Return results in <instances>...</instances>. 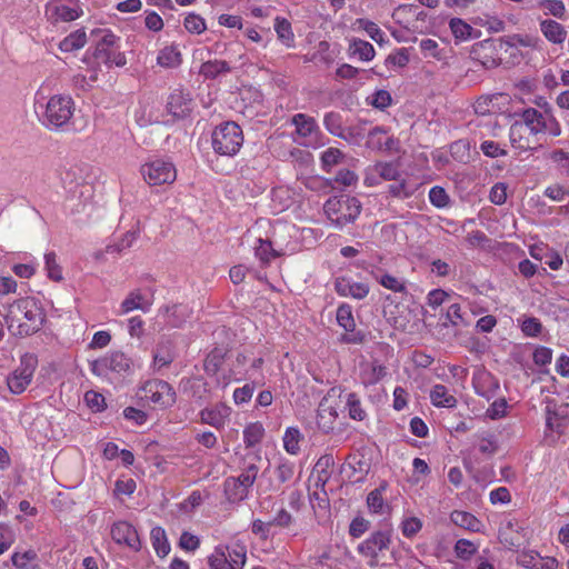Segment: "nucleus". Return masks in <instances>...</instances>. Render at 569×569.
<instances>
[{"label":"nucleus","instance_id":"nucleus-21","mask_svg":"<svg viewBox=\"0 0 569 569\" xmlns=\"http://www.w3.org/2000/svg\"><path fill=\"white\" fill-rule=\"evenodd\" d=\"M151 302L146 299L140 290H132L120 305V313H129L133 310L149 311Z\"/></svg>","mask_w":569,"mask_h":569},{"label":"nucleus","instance_id":"nucleus-9","mask_svg":"<svg viewBox=\"0 0 569 569\" xmlns=\"http://www.w3.org/2000/svg\"><path fill=\"white\" fill-rule=\"evenodd\" d=\"M37 360L33 357H23L21 365L7 379L9 390L14 395L22 393L30 385L36 369Z\"/></svg>","mask_w":569,"mask_h":569},{"label":"nucleus","instance_id":"nucleus-59","mask_svg":"<svg viewBox=\"0 0 569 569\" xmlns=\"http://www.w3.org/2000/svg\"><path fill=\"white\" fill-rule=\"evenodd\" d=\"M173 361V355L164 345H159L153 355V362L159 368L169 366Z\"/></svg>","mask_w":569,"mask_h":569},{"label":"nucleus","instance_id":"nucleus-55","mask_svg":"<svg viewBox=\"0 0 569 569\" xmlns=\"http://www.w3.org/2000/svg\"><path fill=\"white\" fill-rule=\"evenodd\" d=\"M230 563L223 546L216 547L213 553L208 558L210 569H221Z\"/></svg>","mask_w":569,"mask_h":569},{"label":"nucleus","instance_id":"nucleus-19","mask_svg":"<svg viewBox=\"0 0 569 569\" xmlns=\"http://www.w3.org/2000/svg\"><path fill=\"white\" fill-rule=\"evenodd\" d=\"M92 34H101L93 51V57L98 62L108 60L110 52L118 46L119 38L111 30H94Z\"/></svg>","mask_w":569,"mask_h":569},{"label":"nucleus","instance_id":"nucleus-39","mask_svg":"<svg viewBox=\"0 0 569 569\" xmlns=\"http://www.w3.org/2000/svg\"><path fill=\"white\" fill-rule=\"evenodd\" d=\"M166 320L171 327H181L187 321L188 309L182 305H173L164 308Z\"/></svg>","mask_w":569,"mask_h":569},{"label":"nucleus","instance_id":"nucleus-51","mask_svg":"<svg viewBox=\"0 0 569 569\" xmlns=\"http://www.w3.org/2000/svg\"><path fill=\"white\" fill-rule=\"evenodd\" d=\"M271 523L273 527H278L282 530L291 531L295 527L296 519L293 516L286 510L284 508H281L277 511L276 516L271 519Z\"/></svg>","mask_w":569,"mask_h":569},{"label":"nucleus","instance_id":"nucleus-53","mask_svg":"<svg viewBox=\"0 0 569 569\" xmlns=\"http://www.w3.org/2000/svg\"><path fill=\"white\" fill-rule=\"evenodd\" d=\"M44 264L48 277L53 281L62 280V269L57 262V256L54 252H48L44 254Z\"/></svg>","mask_w":569,"mask_h":569},{"label":"nucleus","instance_id":"nucleus-28","mask_svg":"<svg viewBox=\"0 0 569 569\" xmlns=\"http://www.w3.org/2000/svg\"><path fill=\"white\" fill-rule=\"evenodd\" d=\"M526 127L520 121H515L509 130L510 143L515 149L521 151L531 150L529 138L526 136Z\"/></svg>","mask_w":569,"mask_h":569},{"label":"nucleus","instance_id":"nucleus-52","mask_svg":"<svg viewBox=\"0 0 569 569\" xmlns=\"http://www.w3.org/2000/svg\"><path fill=\"white\" fill-rule=\"evenodd\" d=\"M375 171L387 181L399 180L400 171L393 162H379L375 166Z\"/></svg>","mask_w":569,"mask_h":569},{"label":"nucleus","instance_id":"nucleus-24","mask_svg":"<svg viewBox=\"0 0 569 569\" xmlns=\"http://www.w3.org/2000/svg\"><path fill=\"white\" fill-rule=\"evenodd\" d=\"M430 400L435 407L439 408H455L458 402L449 389L440 383L435 385L430 390Z\"/></svg>","mask_w":569,"mask_h":569},{"label":"nucleus","instance_id":"nucleus-48","mask_svg":"<svg viewBox=\"0 0 569 569\" xmlns=\"http://www.w3.org/2000/svg\"><path fill=\"white\" fill-rule=\"evenodd\" d=\"M183 27L193 34H201L207 30L206 20L194 12H190L184 17Z\"/></svg>","mask_w":569,"mask_h":569},{"label":"nucleus","instance_id":"nucleus-37","mask_svg":"<svg viewBox=\"0 0 569 569\" xmlns=\"http://www.w3.org/2000/svg\"><path fill=\"white\" fill-rule=\"evenodd\" d=\"M342 134L343 137H340V139L346 140L350 144L359 146L368 134L367 121L358 122L348 128H345Z\"/></svg>","mask_w":569,"mask_h":569},{"label":"nucleus","instance_id":"nucleus-50","mask_svg":"<svg viewBox=\"0 0 569 569\" xmlns=\"http://www.w3.org/2000/svg\"><path fill=\"white\" fill-rule=\"evenodd\" d=\"M343 157V153L337 148H328L321 154L322 170L329 172L332 167L337 166Z\"/></svg>","mask_w":569,"mask_h":569},{"label":"nucleus","instance_id":"nucleus-54","mask_svg":"<svg viewBox=\"0 0 569 569\" xmlns=\"http://www.w3.org/2000/svg\"><path fill=\"white\" fill-rule=\"evenodd\" d=\"M274 475L280 485L288 482L295 475V463L289 460H281L274 470Z\"/></svg>","mask_w":569,"mask_h":569},{"label":"nucleus","instance_id":"nucleus-61","mask_svg":"<svg viewBox=\"0 0 569 569\" xmlns=\"http://www.w3.org/2000/svg\"><path fill=\"white\" fill-rule=\"evenodd\" d=\"M335 465L333 457L331 455H325L320 457L316 463V468L319 472L318 481L322 482V487L326 481L329 479V473L327 471L328 468Z\"/></svg>","mask_w":569,"mask_h":569},{"label":"nucleus","instance_id":"nucleus-36","mask_svg":"<svg viewBox=\"0 0 569 569\" xmlns=\"http://www.w3.org/2000/svg\"><path fill=\"white\" fill-rule=\"evenodd\" d=\"M263 437L264 428L259 421L249 423L243 430V442L247 448H251L260 443Z\"/></svg>","mask_w":569,"mask_h":569},{"label":"nucleus","instance_id":"nucleus-3","mask_svg":"<svg viewBox=\"0 0 569 569\" xmlns=\"http://www.w3.org/2000/svg\"><path fill=\"white\" fill-rule=\"evenodd\" d=\"M243 144V132L234 121L218 124L211 134V146L216 153L226 157L236 156Z\"/></svg>","mask_w":569,"mask_h":569},{"label":"nucleus","instance_id":"nucleus-64","mask_svg":"<svg viewBox=\"0 0 569 569\" xmlns=\"http://www.w3.org/2000/svg\"><path fill=\"white\" fill-rule=\"evenodd\" d=\"M539 6L547 9L548 14L559 19H562L566 12L565 3L561 0H542Z\"/></svg>","mask_w":569,"mask_h":569},{"label":"nucleus","instance_id":"nucleus-7","mask_svg":"<svg viewBox=\"0 0 569 569\" xmlns=\"http://www.w3.org/2000/svg\"><path fill=\"white\" fill-rule=\"evenodd\" d=\"M336 396V389L331 388L327 396L321 399L317 410V427L318 429L328 435L336 428L338 418V403H332L331 398Z\"/></svg>","mask_w":569,"mask_h":569},{"label":"nucleus","instance_id":"nucleus-1","mask_svg":"<svg viewBox=\"0 0 569 569\" xmlns=\"http://www.w3.org/2000/svg\"><path fill=\"white\" fill-rule=\"evenodd\" d=\"M4 320L12 335L28 337L41 329L46 313L33 299L21 298L9 306Z\"/></svg>","mask_w":569,"mask_h":569},{"label":"nucleus","instance_id":"nucleus-22","mask_svg":"<svg viewBox=\"0 0 569 569\" xmlns=\"http://www.w3.org/2000/svg\"><path fill=\"white\" fill-rule=\"evenodd\" d=\"M450 520L456 526L471 532H481L483 528V523L476 516L462 510H453L450 513Z\"/></svg>","mask_w":569,"mask_h":569},{"label":"nucleus","instance_id":"nucleus-27","mask_svg":"<svg viewBox=\"0 0 569 569\" xmlns=\"http://www.w3.org/2000/svg\"><path fill=\"white\" fill-rule=\"evenodd\" d=\"M228 350L222 347L213 348L203 361V370L209 376H216L224 362Z\"/></svg>","mask_w":569,"mask_h":569},{"label":"nucleus","instance_id":"nucleus-6","mask_svg":"<svg viewBox=\"0 0 569 569\" xmlns=\"http://www.w3.org/2000/svg\"><path fill=\"white\" fill-rule=\"evenodd\" d=\"M390 543L391 530H377L357 546V551L360 556L367 558V565L373 568L379 565V555L388 550Z\"/></svg>","mask_w":569,"mask_h":569},{"label":"nucleus","instance_id":"nucleus-2","mask_svg":"<svg viewBox=\"0 0 569 569\" xmlns=\"http://www.w3.org/2000/svg\"><path fill=\"white\" fill-rule=\"evenodd\" d=\"M39 108L42 110L39 114L41 123L49 130H58L71 119L74 102L68 96L57 94L51 97L46 104H40Z\"/></svg>","mask_w":569,"mask_h":569},{"label":"nucleus","instance_id":"nucleus-33","mask_svg":"<svg viewBox=\"0 0 569 569\" xmlns=\"http://www.w3.org/2000/svg\"><path fill=\"white\" fill-rule=\"evenodd\" d=\"M158 64L164 68H176L181 63V52L176 46H168L160 50Z\"/></svg>","mask_w":569,"mask_h":569},{"label":"nucleus","instance_id":"nucleus-62","mask_svg":"<svg viewBox=\"0 0 569 569\" xmlns=\"http://www.w3.org/2000/svg\"><path fill=\"white\" fill-rule=\"evenodd\" d=\"M422 528V521L417 517L406 518L401 523V531L406 538L415 537Z\"/></svg>","mask_w":569,"mask_h":569},{"label":"nucleus","instance_id":"nucleus-10","mask_svg":"<svg viewBox=\"0 0 569 569\" xmlns=\"http://www.w3.org/2000/svg\"><path fill=\"white\" fill-rule=\"evenodd\" d=\"M337 322L340 327L346 330L340 338V341L343 343H352L359 345L365 341V333L361 331H356V322L352 315V307L348 303H341L337 309Z\"/></svg>","mask_w":569,"mask_h":569},{"label":"nucleus","instance_id":"nucleus-56","mask_svg":"<svg viewBox=\"0 0 569 569\" xmlns=\"http://www.w3.org/2000/svg\"><path fill=\"white\" fill-rule=\"evenodd\" d=\"M84 401L87 406L94 412H101L106 409L104 397L93 390H89L84 393Z\"/></svg>","mask_w":569,"mask_h":569},{"label":"nucleus","instance_id":"nucleus-44","mask_svg":"<svg viewBox=\"0 0 569 569\" xmlns=\"http://www.w3.org/2000/svg\"><path fill=\"white\" fill-rule=\"evenodd\" d=\"M453 551L457 558L467 561L478 551V546L468 539H459L455 543Z\"/></svg>","mask_w":569,"mask_h":569},{"label":"nucleus","instance_id":"nucleus-46","mask_svg":"<svg viewBox=\"0 0 569 569\" xmlns=\"http://www.w3.org/2000/svg\"><path fill=\"white\" fill-rule=\"evenodd\" d=\"M251 532L262 541L272 539L276 536L271 520L262 521L261 519H254L251 522Z\"/></svg>","mask_w":569,"mask_h":569},{"label":"nucleus","instance_id":"nucleus-42","mask_svg":"<svg viewBox=\"0 0 569 569\" xmlns=\"http://www.w3.org/2000/svg\"><path fill=\"white\" fill-rule=\"evenodd\" d=\"M358 28L363 29L368 36L378 44L386 42L385 32L378 27L377 23L365 18H359L355 22Z\"/></svg>","mask_w":569,"mask_h":569},{"label":"nucleus","instance_id":"nucleus-25","mask_svg":"<svg viewBox=\"0 0 569 569\" xmlns=\"http://www.w3.org/2000/svg\"><path fill=\"white\" fill-rule=\"evenodd\" d=\"M223 493L229 503H239L246 500L249 496V491L238 483L233 477L224 479Z\"/></svg>","mask_w":569,"mask_h":569},{"label":"nucleus","instance_id":"nucleus-63","mask_svg":"<svg viewBox=\"0 0 569 569\" xmlns=\"http://www.w3.org/2000/svg\"><path fill=\"white\" fill-rule=\"evenodd\" d=\"M370 529V521L363 517H356L349 525V535L352 538H360L365 532Z\"/></svg>","mask_w":569,"mask_h":569},{"label":"nucleus","instance_id":"nucleus-31","mask_svg":"<svg viewBox=\"0 0 569 569\" xmlns=\"http://www.w3.org/2000/svg\"><path fill=\"white\" fill-rule=\"evenodd\" d=\"M87 43V34L83 29H78L67 36L59 43V49L63 52H72L83 48Z\"/></svg>","mask_w":569,"mask_h":569},{"label":"nucleus","instance_id":"nucleus-47","mask_svg":"<svg viewBox=\"0 0 569 569\" xmlns=\"http://www.w3.org/2000/svg\"><path fill=\"white\" fill-rule=\"evenodd\" d=\"M301 440V433L297 428H288L283 436V447L290 455H297L300 450L299 442Z\"/></svg>","mask_w":569,"mask_h":569},{"label":"nucleus","instance_id":"nucleus-29","mask_svg":"<svg viewBox=\"0 0 569 569\" xmlns=\"http://www.w3.org/2000/svg\"><path fill=\"white\" fill-rule=\"evenodd\" d=\"M388 373L387 367L378 360H373L368 368L361 372V381L365 386H373L381 381Z\"/></svg>","mask_w":569,"mask_h":569},{"label":"nucleus","instance_id":"nucleus-58","mask_svg":"<svg viewBox=\"0 0 569 569\" xmlns=\"http://www.w3.org/2000/svg\"><path fill=\"white\" fill-rule=\"evenodd\" d=\"M521 331L527 337H538L542 331V323L536 317H528L521 322Z\"/></svg>","mask_w":569,"mask_h":569},{"label":"nucleus","instance_id":"nucleus-5","mask_svg":"<svg viewBox=\"0 0 569 569\" xmlns=\"http://www.w3.org/2000/svg\"><path fill=\"white\" fill-rule=\"evenodd\" d=\"M140 173L149 186L170 184L177 179L174 164L164 159H153L143 163Z\"/></svg>","mask_w":569,"mask_h":569},{"label":"nucleus","instance_id":"nucleus-23","mask_svg":"<svg viewBox=\"0 0 569 569\" xmlns=\"http://www.w3.org/2000/svg\"><path fill=\"white\" fill-rule=\"evenodd\" d=\"M521 123L525 124L526 129H529L530 133L537 134L545 132L543 121L546 116L542 114L535 108H527L521 112Z\"/></svg>","mask_w":569,"mask_h":569},{"label":"nucleus","instance_id":"nucleus-4","mask_svg":"<svg viewBox=\"0 0 569 569\" xmlns=\"http://www.w3.org/2000/svg\"><path fill=\"white\" fill-rule=\"evenodd\" d=\"M325 212L337 228L353 222L361 212V202L356 197H333L326 201Z\"/></svg>","mask_w":569,"mask_h":569},{"label":"nucleus","instance_id":"nucleus-38","mask_svg":"<svg viewBox=\"0 0 569 569\" xmlns=\"http://www.w3.org/2000/svg\"><path fill=\"white\" fill-rule=\"evenodd\" d=\"M323 126L326 130L335 136V137H343L342 132L345 130L343 127V118L340 112L329 111L323 116Z\"/></svg>","mask_w":569,"mask_h":569},{"label":"nucleus","instance_id":"nucleus-18","mask_svg":"<svg viewBox=\"0 0 569 569\" xmlns=\"http://www.w3.org/2000/svg\"><path fill=\"white\" fill-rule=\"evenodd\" d=\"M343 467L350 469L351 472L348 477L353 482L363 481L370 471L369 460L366 459L365 455H362L360 452L350 453L346 458V462H345Z\"/></svg>","mask_w":569,"mask_h":569},{"label":"nucleus","instance_id":"nucleus-12","mask_svg":"<svg viewBox=\"0 0 569 569\" xmlns=\"http://www.w3.org/2000/svg\"><path fill=\"white\" fill-rule=\"evenodd\" d=\"M385 127L376 126L368 131L366 146L376 151H399L400 141L389 137Z\"/></svg>","mask_w":569,"mask_h":569},{"label":"nucleus","instance_id":"nucleus-8","mask_svg":"<svg viewBox=\"0 0 569 569\" xmlns=\"http://www.w3.org/2000/svg\"><path fill=\"white\" fill-rule=\"evenodd\" d=\"M142 391L144 397L148 398L161 408H169L176 402V391L170 383L163 380L147 381Z\"/></svg>","mask_w":569,"mask_h":569},{"label":"nucleus","instance_id":"nucleus-41","mask_svg":"<svg viewBox=\"0 0 569 569\" xmlns=\"http://www.w3.org/2000/svg\"><path fill=\"white\" fill-rule=\"evenodd\" d=\"M388 483L382 481L378 488L370 491L367 497V505L370 511L373 513H383L385 501L382 498V492L386 491Z\"/></svg>","mask_w":569,"mask_h":569},{"label":"nucleus","instance_id":"nucleus-14","mask_svg":"<svg viewBox=\"0 0 569 569\" xmlns=\"http://www.w3.org/2000/svg\"><path fill=\"white\" fill-rule=\"evenodd\" d=\"M111 538L117 545H124L133 551L141 549L136 528L128 521H117L111 527Z\"/></svg>","mask_w":569,"mask_h":569},{"label":"nucleus","instance_id":"nucleus-45","mask_svg":"<svg viewBox=\"0 0 569 569\" xmlns=\"http://www.w3.org/2000/svg\"><path fill=\"white\" fill-rule=\"evenodd\" d=\"M261 460L262 458L258 453H247L241 460L240 469L256 480L260 470L259 462H261Z\"/></svg>","mask_w":569,"mask_h":569},{"label":"nucleus","instance_id":"nucleus-43","mask_svg":"<svg viewBox=\"0 0 569 569\" xmlns=\"http://www.w3.org/2000/svg\"><path fill=\"white\" fill-rule=\"evenodd\" d=\"M274 30L278 38L287 47H291L293 44L295 36L292 32L291 23L287 19L277 17L274 21Z\"/></svg>","mask_w":569,"mask_h":569},{"label":"nucleus","instance_id":"nucleus-40","mask_svg":"<svg viewBox=\"0 0 569 569\" xmlns=\"http://www.w3.org/2000/svg\"><path fill=\"white\" fill-rule=\"evenodd\" d=\"M346 409L348 410V415L352 420L362 421L367 417V412L361 406L360 398L355 392L347 395Z\"/></svg>","mask_w":569,"mask_h":569},{"label":"nucleus","instance_id":"nucleus-49","mask_svg":"<svg viewBox=\"0 0 569 569\" xmlns=\"http://www.w3.org/2000/svg\"><path fill=\"white\" fill-rule=\"evenodd\" d=\"M259 246L254 248L256 257L263 263L268 264L279 253L272 248L271 241L259 239Z\"/></svg>","mask_w":569,"mask_h":569},{"label":"nucleus","instance_id":"nucleus-11","mask_svg":"<svg viewBox=\"0 0 569 569\" xmlns=\"http://www.w3.org/2000/svg\"><path fill=\"white\" fill-rule=\"evenodd\" d=\"M472 386L476 393L487 400L492 399L499 390L498 379L483 367H479L475 370Z\"/></svg>","mask_w":569,"mask_h":569},{"label":"nucleus","instance_id":"nucleus-35","mask_svg":"<svg viewBox=\"0 0 569 569\" xmlns=\"http://www.w3.org/2000/svg\"><path fill=\"white\" fill-rule=\"evenodd\" d=\"M349 52L352 56H358L362 61H370L376 54L373 46L361 39H353L350 42Z\"/></svg>","mask_w":569,"mask_h":569},{"label":"nucleus","instance_id":"nucleus-15","mask_svg":"<svg viewBox=\"0 0 569 569\" xmlns=\"http://www.w3.org/2000/svg\"><path fill=\"white\" fill-rule=\"evenodd\" d=\"M167 110L179 119L188 117L192 111V98L190 92L181 89L173 90L168 98Z\"/></svg>","mask_w":569,"mask_h":569},{"label":"nucleus","instance_id":"nucleus-34","mask_svg":"<svg viewBox=\"0 0 569 569\" xmlns=\"http://www.w3.org/2000/svg\"><path fill=\"white\" fill-rule=\"evenodd\" d=\"M150 539L156 553L159 557H166L170 552V545L167 539L164 529L154 527L151 529Z\"/></svg>","mask_w":569,"mask_h":569},{"label":"nucleus","instance_id":"nucleus-26","mask_svg":"<svg viewBox=\"0 0 569 569\" xmlns=\"http://www.w3.org/2000/svg\"><path fill=\"white\" fill-rule=\"evenodd\" d=\"M540 30L552 43L560 44L567 37L566 29L557 21L547 19L540 22Z\"/></svg>","mask_w":569,"mask_h":569},{"label":"nucleus","instance_id":"nucleus-57","mask_svg":"<svg viewBox=\"0 0 569 569\" xmlns=\"http://www.w3.org/2000/svg\"><path fill=\"white\" fill-rule=\"evenodd\" d=\"M429 200L437 208H445L449 204L450 198L442 187L435 186L429 191Z\"/></svg>","mask_w":569,"mask_h":569},{"label":"nucleus","instance_id":"nucleus-17","mask_svg":"<svg viewBox=\"0 0 569 569\" xmlns=\"http://www.w3.org/2000/svg\"><path fill=\"white\" fill-rule=\"evenodd\" d=\"M335 290L340 297L365 299L369 293V286L365 282H356L348 277H338L335 280Z\"/></svg>","mask_w":569,"mask_h":569},{"label":"nucleus","instance_id":"nucleus-20","mask_svg":"<svg viewBox=\"0 0 569 569\" xmlns=\"http://www.w3.org/2000/svg\"><path fill=\"white\" fill-rule=\"evenodd\" d=\"M291 124L296 127V133L301 138H309L320 131L316 119L306 113L293 114Z\"/></svg>","mask_w":569,"mask_h":569},{"label":"nucleus","instance_id":"nucleus-16","mask_svg":"<svg viewBox=\"0 0 569 569\" xmlns=\"http://www.w3.org/2000/svg\"><path fill=\"white\" fill-rule=\"evenodd\" d=\"M130 367V359L121 351H114L92 362V371L102 373L104 370L114 372L127 371Z\"/></svg>","mask_w":569,"mask_h":569},{"label":"nucleus","instance_id":"nucleus-32","mask_svg":"<svg viewBox=\"0 0 569 569\" xmlns=\"http://www.w3.org/2000/svg\"><path fill=\"white\" fill-rule=\"evenodd\" d=\"M231 68L224 60H209L201 64L199 73L206 79H216L222 73L230 72Z\"/></svg>","mask_w":569,"mask_h":569},{"label":"nucleus","instance_id":"nucleus-30","mask_svg":"<svg viewBox=\"0 0 569 569\" xmlns=\"http://www.w3.org/2000/svg\"><path fill=\"white\" fill-rule=\"evenodd\" d=\"M449 28L458 41H466L477 38L480 31L475 30L469 23L460 18H452L449 21Z\"/></svg>","mask_w":569,"mask_h":569},{"label":"nucleus","instance_id":"nucleus-60","mask_svg":"<svg viewBox=\"0 0 569 569\" xmlns=\"http://www.w3.org/2000/svg\"><path fill=\"white\" fill-rule=\"evenodd\" d=\"M379 283L393 292L403 293L407 291L406 283L402 280L388 273L381 276Z\"/></svg>","mask_w":569,"mask_h":569},{"label":"nucleus","instance_id":"nucleus-13","mask_svg":"<svg viewBox=\"0 0 569 569\" xmlns=\"http://www.w3.org/2000/svg\"><path fill=\"white\" fill-rule=\"evenodd\" d=\"M231 415V408L223 402H218L211 407H206L199 411V420L203 425H209L217 430L224 429Z\"/></svg>","mask_w":569,"mask_h":569}]
</instances>
